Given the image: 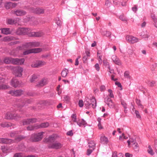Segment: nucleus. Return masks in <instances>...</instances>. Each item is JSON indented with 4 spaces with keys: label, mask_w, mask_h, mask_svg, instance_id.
Returning <instances> with one entry per match:
<instances>
[{
    "label": "nucleus",
    "mask_w": 157,
    "mask_h": 157,
    "mask_svg": "<svg viewBox=\"0 0 157 157\" xmlns=\"http://www.w3.org/2000/svg\"><path fill=\"white\" fill-rule=\"evenodd\" d=\"M5 117L6 119H17L19 117V116L16 114H12L10 113H8L6 114Z\"/></svg>",
    "instance_id": "f8f14e48"
},
{
    "label": "nucleus",
    "mask_w": 157,
    "mask_h": 157,
    "mask_svg": "<svg viewBox=\"0 0 157 157\" xmlns=\"http://www.w3.org/2000/svg\"><path fill=\"white\" fill-rule=\"evenodd\" d=\"M24 138V137L22 136H18L16 138L15 140L17 141H19L23 139Z\"/></svg>",
    "instance_id": "3c124183"
},
{
    "label": "nucleus",
    "mask_w": 157,
    "mask_h": 157,
    "mask_svg": "<svg viewBox=\"0 0 157 157\" xmlns=\"http://www.w3.org/2000/svg\"><path fill=\"white\" fill-rule=\"evenodd\" d=\"M11 85L14 87H16L18 86H20L21 85L19 82L18 80L15 78H13L11 82Z\"/></svg>",
    "instance_id": "4468645a"
},
{
    "label": "nucleus",
    "mask_w": 157,
    "mask_h": 157,
    "mask_svg": "<svg viewBox=\"0 0 157 157\" xmlns=\"http://www.w3.org/2000/svg\"><path fill=\"white\" fill-rule=\"evenodd\" d=\"M98 60L99 63L100 64H101L102 63V60L101 59V56H98Z\"/></svg>",
    "instance_id": "e2e57ef3"
},
{
    "label": "nucleus",
    "mask_w": 157,
    "mask_h": 157,
    "mask_svg": "<svg viewBox=\"0 0 157 157\" xmlns=\"http://www.w3.org/2000/svg\"><path fill=\"white\" fill-rule=\"evenodd\" d=\"M113 3L115 5H118L120 4V2L118 0H114Z\"/></svg>",
    "instance_id": "052dcab7"
},
{
    "label": "nucleus",
    "mask_w": 157,
    "mask_h": 157,
    "mask_svg": "<svg viewBox=\"0 0 157 157\" xmlns=\"http://www.w3.org/2000/svg\"><path fill=\"white\" fill-rule=\"evenodd\" d=\"M121 104L125 109L127 108V105L125 102L124 101H121Z\"/></svg>",
    "instance_id": "8fccbe9b"
},
{
    "label": "nucleus",
    "mask_w": 157,
    "mask_h": 157,
    "mask_svg": "<svg viewBox=\"0 0 157 157\" xmlns=\"http://www.w3.org/2000/svg\"><path fill=\"white\" fill-rule=\"evenodd\" d=\"M63 100L66 101V102H69L70 100V97L68 96L65 95L64 97Z\"/></svg>",
    "instance_id": "09e8293b"
},
{
    "label": "nucleus",
    "mask_w": 157,
    "mask_h": 157,
    "mask_svg": "<svg viewBox=\"0 0 157 157\" xmlns=\"http://www.w3.org/2000/svg\"><path fill=\"white\" fill-rule=\"evenodd\" d=\"M128 137H126L124 136V133H122V136H119V140H122L123 139H127Z\"/></svg>",
    "instance_id": "a18cd8bd"
},
{
    "label": "nucleus",
    "mask_w": 157,
    "mask_h": 157,
    "mask_svg": "<svg viewBox=\"0 0 157 157\" xmlns=\"http://www.w3.org/2000/svg\"><path fill=\"white\" fill-rule=\"evenodd\" d=\"M135 112L137 118H140L141 117L140 113L138 111L135 110Z\"/></svg>",
    "instance_id": "5fc2aeb1"
},
{
    "label": "nucleus",
    "mask_w": 157,
    "mask_h": 157,
    "mask_svg": "<svg viewBox=\"0 0 157 157\" xmlns=\"http://www.w3.org/2000/svg\"><path fill=\"white\" fill-rule=\"evenodd\" d=\"M151 17L154 21L155 26L157 28V18L154 15H151Z\"/></svg>",
    "instance_id": "a19ab883"
},
{
    "label": "nucleus",
    "mask_w": 157,
    "mask_h": 157,
    "mask_svg": "<svg viewBox=\"0 0 157 157\" xmlns=\"http://www.w3.org/2000/svg\"><path fill=\"white\" fill-rule=\"evenodd\" d=\"M78 105L80 107H82L83 105V102L82 100H80L78 102Z\"/></svg>",
    "instance_id": "13d9d810"
},
{
    "label": "nucleus",
    "mask_w": 157,
    "mask_h": 157,
    "mask_svg": "<svg viewBox=\"0 0 157 157\" xmlns=\"http://www.w3.org/2000/svg\"><path fill=\"white\" fill-rule=\"evenodd\" d=\"M13 142V140L10 139L3 138L0 139V143L10 144L12 143Z\"/></svg>",
    "instance_id": "412c9836"
},
{
    "label": "nucleus",
    "mask_w": 157,
    "mask_h": 157,
    "mask_svg": "<svg viewBox=\"0 0 157 157\" xmlns=\"http://www.w3.org/2000/svg\"><path fill=\"white\" fill-rule=\"evenodd\" d=\"M100 140L101 142L103 144H107L109 141L108 138L103 134L101 135Z\"/></svg>",
    "instance_id": "aec40b11"
},
{
    "label": "nucleus",
    "mask_w": 157,
    "mask_h": 157,
    "mask_svg": "<svg viewBox=\"0 0 157 157\" xmlns=\"http://www.w3.org/2000/svg\"><path fill=\"white\" fill-rule=\"evenodd\" d=\"M111 34V33L110 32L107 31L106 32V33L105 34V35L107 37H110Z\"/></svg>",
    "instance_id": "603ef678"
},
{
    "label": "nucleus",
    "mask_w": 157,
    "mask_h": 157,
    "mask_svg": "<svg viewBox=\"0 0 157 157\" xmlns=\"http://www.w3.org/2000/svg\"><path fill=\"white\" fill-rule=\"evenodd\" d=\"M44 33L42 32H32L30 33V36L33 37H39L43 36Z\"/></svg>",
    "instance_id": "2eb2a0df"
},
{
    "label": "nucleus",
    "mask_w": 157,
    "mask_h": 157,
    "mask_svg": "<svg viewBox=\"0 0 157 157\" xmlns=\"http://www.w3.org/2000/svg\"><path fill=\"white\" fill-rule=\"evenodd\" d=\"M94 149L92 148H90V149H88L87 150L86 155H90Z\"/></svg>",
    "instance_id": "de8ad7c7"
},
{
    "label": "nucleus",
    "mask_w": 157,
    "mask_h": 157,
    "mask_svg": "<svg viewBox=\"0 0 157 157\" xmlns=\"http://www.w3.org/2000/svg\"><path fill=\"white\" fill-rule=\"evenodd\" d=\"M1 149L2 152L4 153H7L10 152L9 148L5 146H2Z\"/></svg>",
    "instance_id": "c9c22d12"
},
{
    "label": "nucleus",
    "mask_w": 157,
    "mask_h": 157,
    "mask_svg": "<svg viewBox=\"0 0 157 157\" xmlns=\"http://www.w3.org/2000/svg\"><path fill=\"white\" fill-rule=\"evenodd\" d=\"M46 63L43 61L38 60L33 62L31 65L33 67H39L45 65Z\"/></svg>",
    "instance_id": "1a4fd4ad"
},
{
    "label": "nucleus",
    "mask_w": 157,
    "mask_h": 157,
    "mask_svg": "<svg viewBox=\"0 0 157 157\" xmlns=\"http://www.w3.org/2000/svg\"><path fill=\"white\" fill-rule=\"evenodd\" d=\"M23 69L21 67H15L13 72V74L17 77H21L22 76Z\"/></svg>",
    "instance_id": "6e6552de"
},
{
    "label": "nucleus",
    "mask_w": 157,
    "mask_h": 157,
    "mask_svg": "<svg viewBox=\"0 0 157 157\" xmlns=\"http://www.w3.org/2000/svg\"><path fill=\"white\" fill-rule=\"evenodd\" d=\"M4 80V82H2L1 80H0V90H6L9 88H10V86L6 85L3 84V83H4L5 82V79L2 78Z\"/></svg>",
    "instance_id": "f3484780"
},
{
    "label": "nucleus",
    "mask_w": 157,
    "mask_h": 157,
    "mask_svg": "<svg viewBox=\"0 0 157 157\" xmlns=\"http://www.w3.org/2000/svg\"><path fill=\"white\" fill-rule=\"evenodd\" d=\"M48 80L47 78H44L42 79L39 82L37 85L38 86H42L47 83Z\"/></svg>",
    "instance_id": "5701e85b"
},
{
    "label": "nucleus",
    "mask_w": 157,
    "mask_h": 157,
    "mask_svg": "<svg viewBox=\"0 0 157 157\" xmlns=\"http://www.w3.org/2000/svg\"><path fill=\"white\" fill-rule=\"evenodd\" d=\"M119 18L122 21L125 22H127V19L125 16L123 14L121 15L119 17Z\"/></svg>",
    "instance_id": "ea45409f"
},
{
    "label": "nucleus",
    "mask_w": 157,
    "mask_h": 157,
    "mask_svg": "<svg viewBox=\"0 0 157 157\" xmlns=\"http://www.w3.org/2000/svg\"><path fill=\"white\" fill-rule=\"evenodd\" d=\"M128 146L129 147L130 144L132 146L136 143L135 140L133 138H130L127 141Z\"/></svg>",
    "instance_id": "cd10ccee"
},
{
    "label": "nucleus",
    "mask_w": 157,
    "mask_h": 157,
    "mask_svg": "<svg viewBox=\"0 0 157 157\" xmlns=\"http://www.w3.org/2000/svg\"><path fill=\"white\" fill-rule=\"evenodd\" d=\"M55 140V138L54 137L51 136H49L48 138L46 139L45 140V142H52Z\"/></svg>",
    "instance_id": "e433bc0d"
},
{
    "label": "nucleus",
    "mask_w": 157,
    "mask_h": 157,
    "mask_svg": "<svg viewBox=\"0 0 157 157\" xmlns=\"http://www.w3.org/2000/svg\"><path fill=\"white\" fill-rule=\"evenodd\" d=\"M36 120L35 118L27 119L25 120L23 122L24 125L29 124L31 123H34L36 121Z\"/></svg>",
    "instance_id": "6ab92c4d"
},
{
    "label": "nucleus",
    "mask_w": 157,
    "mask_h": 157,
    "mask_svg": "<svg viewBox=\"0 0 157 157\" xmlns=\"http://www.w3.org/2000/svg\"><path fill=\"white\" fill-rule=\"evenodd\" d=\"M10 4H11L10 2H7L5 3L4 6L6 9H9L11 8Z\"/></svg>",
    "instance_id": "4c0bfd02"
},
{
    "label": "nucleus",
    "mask_w": 157,
    "mask_h": 157,
    "mask_svg": "<svg viewBox=\"0 0 157 157\" xmlns=\"http://www.w3.org/2000/svg\"><path fill=\"white\" fill-rule=\"evenodd\" d=\"M136 102L138 106H139L142 109L144 108L143 106L141 103V101L140 100L136 99Z\"/></svg>",
    "instance_id": "c03bdc74"
},
{
    "label": "nucleus",
    "mask_w": 157,
    "mask_h": 157,
    "mask_svg": "<svg viewBox=\"0 0 157 157\" xmlns=\"http://www.w3.org/2000/svg\"><path fill=\"white\" fill-rule=\"evenodd\" d=\"M32 11L36 14H40L43 13L44 12V9L40 8L32 9Z\"/></svg>",
    "instance_id": "4be33fe9"
},
{
    "label": "nucleus",
    "mask_w": 157,
    "mask_h": 157,
    "mask_svg": "<svg viewBox=\"0 0 157 157\" xmlns=\"http://www.w3.org/2000/svg\"><path fill=\"white\" fill-rule=\"evenodd\" d=\"M71 118L73 121L74 122H76V116L75 114H73L71 116Z\"/></svg>",
    "instance_id": "864d4df0"
},
{
    "label": "nucleus",
    "mask_w": 157,
    "mask_h": 157,
    "mask_svg": "<svg viewBox=\"0 0 157 157\" xmlns=\"http://www.w3.org/2000/svg\"><path fill=\"white\" fill-rule=\"evenodd\" d=\"M12 58H6L4 60V62L6 63L9 64L10 63H12Z\"/></svg>",
    "instance_id": "79ce46f5"
},
{
    "label": "nucleus",
    "mask_w": 157,
    "mask_h": 157,
    "mask_svg": "<svg viewBox=\"0 0 157 157\" xmlns=\"http://www.w3.org/2000/svg\"><path fill=\"white\" fill-rule=\"evenodd\" d=\"M124 76L125 77L127 78H130V76L128 73L127 72H125L124 73Z\"/></svg>",
    "instance_id": "0e129e2a"
},
{
    "label": "nucleus",
    "mask_w": 157,
    "mask_h": 157,
    "mask_svg": "<svg viewBox=\"0 0 157 157\" xmlns=\"http://www.w3.org/2000/svg\"><path fill=\"white\" fill-rule=\"evenodd\" d=\"M25 46L26 48L36 47L42 46V44L40 42L34 41L27 43Z\"/></svg>",
    "instance_id": "20e7f679"
},
{
    "label": "nucleus",
    "mask_w": 157,
    "mask_h": 157,
    "mask_svg": "<svg viewBox=\"0 0 157 157\" xmlns=\"http://www.w3.org/2000/svg\"><path fill=\"white\" fill-rule=\"evenodd\" d=\"M15 38L12 36H7L3 38V40L5 41H10L12 40H14Z\"/></svg>",
    "instance_id": "473e14b6"
},
{
    "label": "nucleus",
    "mask_w": 157,
    "mask_h": 157,
    "mask_svg": "<svg viewBox=\"0 0 157 157\" xmlns=\"http://www.w3.org/2000/svg\"><path fill=\"white\" fill-rule=\"evenodd\" d=\"M20 19L19 18H16L14 19L10 18L7 20V23L9 25H13L17 23L20 21Z\"/></svg>",
    "instance_id": "ddd939ff"
},
{
    "label": "nucleus",
    "mask_w": 157,
    "mask_h": 157,
    "mask_svg": "<svg viewBox=\"0 0 157 157\" xmlns=\"http://www.w3.org/2000/svg\"><path fill=\"white\" fill-rule=\"evenodd\" d=\"M94 67L95 69L97 71H99L100 70V67L98 63H96L94 65Z\"/></svg>",
    "instance_id": "6e6d98bb"
},
{
    "label": "nucleus",
    "mask_w": 157,
    "mask_h": 157,
    "mask_svg": "<svg viewBox=\"0 0 157 157\" xmlns=\"http://www.w3.org/2000/svg\"><path fill=\"white\" fill-rule=\"evenodd\" d=\"M43 132H41L32 135L30 140L33 142H37L43 138Z\"/></svg>",
    "instance_id": "7ed1b4c3"
},
{
    "label": "nucleus",
    "mask_w": 157,
    "mask_h": 157,
    "mask_svg": "<svg viewBox=\"0 0 157 157\" xmlns=\"http://www.w3.org/2000/svg\"><path fill=\"white\" fill-rule=\"evenodd\" d=\"M38 129L41 128H45L49 126V124L48 122H44L41 123L40 125H37Z\"/></svg>",
    "instance_id": "bb28decb"
},
{
    "label": "nucleus",
    "mask_w": 157,
    "mask_h": 157,
    "mask_svg": "<svg viewBox=\"0 0 157 157\" xmlns=\"http://www.w3.org/2000/svg\"><path fill=\"white\" fill-rule=\"evenodd\" d=\"M100 89L101 91H104L105 90V87L104 85H101L100 86Z\"/></svg>",
    "instance_id": "4d7b16f0"
},
{
    "label": "nucleus",
    "mask_w": 157,
    "mask_h": 157,
    "mask_svg": "<svg viewBox=\"0 0 157 157\" xmlns=\"http://www.w3.org/2000/svg\"><path fill=\"white\" fill-rule=\"evenodd\" d=\"M62 146V145L61 144L57 141L50 143L48 146L49 148L55 149H60L61 148Z\"/></svg>",
    "instance_id": "423d86ee"
},
{
    "label": "nucleus",
    "mask_w": 157,
    "mask_h": 157,
    "mask_svg": "<svg viewBox=\"0 0 157 157\" xmlns=\"http://www.w3.org/2000/svg\"><path fill=\"white\" fill-rule=\"evenodd\" d=\"M14 157H22V155L21 153L16 154L14 156Z\"/></svg>",
    "instance_id": "69168bd1"
},
{
    "label": "nucleus",
    "mask_w": 157,
    "mask_h": 157,
    "mask_svg": "<svg viewBox=\"0 0 157 157\" xmlns=\"http://www.w3.org/2000/svg\"><path fill=\"white\" fill-rule=\"evenodd\" d=\"M147 151L149 154L151 155H153L155 154V152L154 151L150 145L148 146Z\"/></svg>",
    "instance_id": "c756f323"
},
{
    "label": "nucleus",
    "mask_w": 157,
    "mask_h": 157,
    "mask_svg": "<svg viewBox=\"0 0 157 157\" xmlns=\"http://www.w3.org/2000/svg\"><path fill=\"white\" fill-rule=\"evenodd\" d=\"M28 29L27 28H19L17 29L16 33L18 35L25 34L27 33Z\"/></svg>",
    "instance_id": "dca6fc26"
},
{
    "label": "nucleus",
    "mask_w": 157,
    "mask_h": 157,
    "mask_svg": "<svg viewBox=\"0 0 157 157\" xmlns=\"http://www.w3.org/2000/svg\"><path fill=\"white\" fill-rule=\"evenodd\" d=\"M133 147L136 151H138L139 150L138 145L137 143H136L135 144L132 146Z\"/></svg>",
    "instance_id": "49530a36"
},
{
    "label": "nucleus",
    "mask_w": 157,
    "mask_h": 157,
    "mask_svg": "<svg viewBox=\"0 0 157 157\" xmlns=\"http://www.w3.org/2000/svg\"><path fill=\"white\" fill-rule=\"evenodd\" d=\"M67 135L70 136H72L73 134L72 131H69L67 133Z\"/></svg>",
    "instance_id": "338daca9"
},
{
    "label": "nucleus",
    "mask_w": 157,
    "mask_h": 157,
    "mask_svg": "<svg viewBox=\"0 0 157 157\" xmlns=\"http://www.w3.org/2000/svg\"><path fill=\"white\" fill-rule=\"evenodd\" d=\"M12 124L10 123L9 122H4L1 123L0 124V125L1 127L4 128L6 127H8L11 126Z\"/></svg>",
    "instance_id": "2f4dec72"
},
{
    "label": "nucleus",
    "mask_w": 157,
    "mask_h": 157,
    "mask_svg": "<svg viewBox=\"0 0 157 157\" xmlns=\"http://www.w3.org/2000/svg\"><path fill=\"white\" fill-rule=\"evenodd\" d=\"M12 63L14 64L21 65L24 63L25 59L24 58L19 59L18 58L13 59L12 58Z\"/></svg>",
    "instance_id": "9d476101"
},
{
    "label": "nucleus",
    "mask_w": 157,
    "mask_h": 157,
    "mask_svg": "<svg viewBox=\"0 0 157 157\" xmlns=\"http://www.w3.org/2000/svg\"><path fill=\"white\" fill-rule=\"evenodd\" d=\"M14 13L17 16H22L26 14V12L24 11L18 10L14 11Z\"/></svg>",
    "instance_id": "a211bd4d"
},
{
    "label": "nucleus",
    "mask_w": 157,
    "mask_h": 157,
    "mask_svg": "<svg viewBox=\"0 0 157 157\" xmlns=\"http://www.w3.org/2000/svg\"><path fill=\"white\" fill-rule=\"evenodd\" d=\"M87 57H88L86 56H85L83 57L82 60L84 63H85L87 59Z\"/></svg>",
    "instance_id": "774afa93"
},
{
    "label": "nucleus",
    "mask_w": 157,
    "mask_h": 157,
    "mask_svg": "<svg viewBox=\"0 0 157 157\" xmlns=\"http://www.w3.org/2000/svg\"><path fill=\"white\" fill-rule=\"evenodd\" d=\"M141 35L143 38H147L149 36V32L146 30L142 32Z\"/></svg>",
    "instance_id": "a878e982"
},
{
    "label": "nucleus",
    "mask_w": 157,
    "mask_h": 157,
    "mask_svg": "<svg viewBox=\"0 0 157 157\" xmlns=\"http://www.w3.org/2000/svg\"><path fill=\"white\" fill-rule=\"evenodd\" d=\"M1 30L2 33L6 35L10 34L11 32L9 28H4Z\"/></svg>",
    "instance_id": "b1692460"
},
{
    "label": "nucleus",
    "mask_w": 157,
    "mask_h": 157,
    "mask_svg": "<svg viewBox=\"0 0 157 157\" xmlns=\"http://www.w3.org/2000/svg\"><path fill=\"white\" fill-rule=\"evenodd\" d=\"M68 72V70L67 69H64L61 72V75L63 77H65L67 76Z\"/></svg>",
    "instance_id": "f704fd0d"
},
{
    "label": "nucleus",
    "mask_w": 157,
    "mask_h": 157,
    "mask_svg": "<svg viewBox=\"0 0 157 157\" xmlns=\"http://www.w3.org/2000/svg\"><path fill=\"white\" fill-rule=\"evenodd\" d=\"M42 51V49L40 48H37L28 50L23 52L24 55H28L32 53H39Z\"/></svg>",
    "instance_id": "39448f33"
},
{
    "label": "nucleus",
    "mask_w": 157,
    "mask_h": 157,
    "mask_svg": "<svg viewBox=\"0 0 157 157\" xmlns=\"http://www.w3.org/2000/svg\"><path fill=\"white\" fill-rule=\"evenodd\" d=\"M37 129H38V126L36 125H35L34 126L30 125L27 127V129L28 130H33Z\"/></svg>",
    "instance_id": "7c9ffc66"
},
{
    "label": "nucleus",
    "mask_w": 157,
    "mask_h": 157,
    "mask_svg": "<svg viewBox=\"0 0 157 157\" xmlns=\"http://www.w3.org/2000/svg\"><path fill=\"white\" fill-rule=\"evenodd\" d=\"M23 91L22 90H11L8 92V93L14 96H19L23 94Z\"/></svg>",
    "instance_id": "9b49d317"
},
{
    "label": "nucleus",
    "mask_w": 157,
    "mask_h": 157,
    "mask_svg": "<svg viewBox=\"0 0 157 157\" xmlns=\"http://www.w3.org/2000/svg\"><path fill=\"white\" fill-rule=\"evenodd\" d=\"M56 23L58 25H61L62 23L61 21H60L59 18H58V19L56 20Z\"/></svg>",
    "instance_id": "680f3d73"
},
{
    "label": "nucleus",
    "mask_w": 157,
    "mask_h": 157,
    "mask_svg": "<svg viewBox=\"0 0 157 157\" xmlns=\"http://www.w3.org/2000/svg\"><path fill=\"white\" fill-rule=\"evenodd\" d=\"M98 128L99 129H101L103 128V127L101 125V119L99 117L98 118Z\"/></svg>",
    "instance_id": "37998d69"
},
{
    "label": "nucleus",
    "mask_w": 157,
    "mask_h": 157,
    "mask_svg": "<svg viewBox=\"0 0 157 157\" xmlns=\"http://www.w3.org/2000/svg\"><path fill=\"white\" fill-rule=\"evenodd\" d=\"M84 104L86 109H89L91 107L95 108L97 105L96 100L94 97H92L90 99L87 98L84 101Z\"/></svg>",
    "instance_id": "f03ea898"
},
{
    "label": "nucleus",
    "mask_w": 157,
    "mask_h": 157,
    "mask_svg": "<svg viewBox=\"0 0 157 157\" xmlns=\"http://www.w3.org/2000/svg\"><path fill=\"white\" fill-rule=\"evenodd\" d=\"M108 91L109 93L108 96L104 98V102L110 108H113L115 106V104L110 98H114V96L113 91L111 89H108Z\"/></svg>",
    "instance_id": "f257e3e1"
},
{
    "label": "nucleus",
    "mask_w": 157,
    "mask_h": 157,
    "mask_svg": "<svg viewBox=\"0 0 157 157\" xmlns=\"http://www.w3.org/2000/svg\"><path fill=\"white\" fill-rule=\"evenodd\" d=\"M37 78V76L36 75L34 74L30 78V81L31 82H33L35 81Z\"/></svg>",
    "instance_id": "58836bf2"
},
{
    "label": "nucleus",
    "mask_w": 157,
    "mask_h": 157,
    "mask_svg": "<svg viewBox=\"0 0 157 157\" xmlns=\"http://www.w3.org/2000/svg\"><path fill=\"white\" fill-rule=\"evenodd\" d=\"M95 144L93 141H90L88 143V146L90 148L94 149Z\"/></svg>",
    "instance_id": "72a5a7b5"
},
{
    "label": "nucleus",
    "mask_w": 157,
    "mask_h": 157,
    "mask_svg": "<svg viewBox=\"0 0 157 157\" xmlns=\"http://www.w3.org/2000/svg\"><path fill=\"white\" fill-rule=\"evenodd\" d=\"M112 59L113 62L116 64L119 65L121 64V62L117 56L115 55H113L112 57Z\"/></svg>",
    "instance_id": "393cba45"
},
{
    "label": "nucleus",
    "mask_w": 157,
    "mask_h": 157,
    "mask_svg": "<svg viewBox=\"0 0 157 157\" xmlns=\"http://www.w3.org/2000/svg\"><path fill=\"white\" fill-rule=\"evenodd\" d=\"M103 63H104V65L106 66H109V63L106 60H103Z\"/></svg>",
    "instance_id": "bf43d9fd"
},
{
    "label": "nucleus",
    "mask_w": 157,
    "mask_h": 157,
    "mask_svg": "<svg viewBox=\"0 0 157 157\" xmlns=\"http://www.w3.org/2000/svg\"><path fill=\"white\" fill-rule=\"evenodd\" d=\"M126 40L130 44H134L139 41L138 38L131 35L127 36Z\"/></svg>",
    "instance_id": "0eeeda50"
},
{
    "label": "nucleus",
    "mask_w": 157,
    "mask_h": 157,
    "mask_svg": "<svg viewBox=\"0 0 157 157\" xmlns=\"http://www.w3.org/2000/svg\"><path fill=\"white\" fill-rule=\"evenodd\" d=\"M77 124L78 125L81 127L85 125L86 124V123L84 120L82 119V120H79L77 122Z\"/></svg>",
    "instance_id": "c85d7f7f"
}]
</instances>
